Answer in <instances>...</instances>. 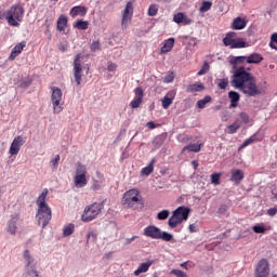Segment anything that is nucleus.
<instances>
[{
    "label": "nucleus",
    "mask_w": 277,
    "mask_h": 277,
    "mask_svg": "<svg viewBox=\"0 0 277 277\" xmlns=\"http://www.w3.org/2000/svg\"><path fill=\"white\" fill-rule=\"evenodd\" d=\"M230 85L235 88V90L242 92V94H247V96H259V94H261V91L256 85V78L248 72L243 66L234 70Z\"/></svg>",
    "instance_id": "nucleus-1"
},
{
    "label": "nucleus",
    "mask_w": 277,
    "mask_h": 277,
    "mask_svg": "<svg viewBox=\"0 0 277 277\" xmlns=\"http://www.w3.org/2000/svg\"><path fill=\"white\" fill-rule=\"evenodd\" d=\"M47 196H49V189L45 188L42 190V193L39 195L37 199V207H38L37 217L42 228H44L49 224V222H51V217H52L51 208L47 203Z\"/></svg>",
    "instance_id": "nucleus-2"
},
{
    "label": "nucleus",
    "mask_w": 277,
    "mask_h": 277,
    "mask_svg": "<svg viewBox=\"0 0 277 277\" xmlns=\"http://www.w3.org/2000/svg\"><path fill=\"white\" fill-rule=\"evenodd\" d=\"M122 205L127 207V209H144V201L142 200L140 190L133 188L126 192L122 198Z\"/></svg>",
    "instance_id": "nucleus-3"
},
{
    "label": "nucleus",
    "mask_w": 277,
    "mask_h": 277,
    "mask_svg": "<svg viewBox=\"0 0 277 277\" xmlns=\"http://www.w3.org/2000/svg\"><path fill=\"white\" fill-rule=\"evenodd\" d=\"M23 16H25V9L21 4H13L5 14V18L11 27H18Z\"/></svg>",
    "instance_id": "nucleus-4"
},
{
    "label": "nucleus",
    "mask_w": 277,
    "mask_h": 277,
    "mask_svg": "<svg viewBox=\"0 0 277 277\" xmlns=\"http://www.w3.org/2000/svg\"><path fill=\"white\" fill-rule=\"evenodd\" d=\"M145 237L150 239H162V241H173L174 236L168 232H161V229L155 225H149L144 229Z\"/></svg>",
    "instance_id": "nucleus-5"
},
{
    "label": "nucleus",
    "mask_w": 277,
    "mask_h": 277,
    "mask_svg": "<svg viewBox=\"0 0 277 277\" xmlns=\"http://www.w3.org/2000/svg\"><path fill=\"white\" fill-rule=\"evenodd\" d=\"M103 209H105V201L88 206L83 211L82 222H92V220H95L98 216V213H101Z\"/></svg>",
    "instance_id": "nucleus-6"
},
{
    "label": "nucleus",
    "mask_w": 277,
    "mask_h": 277,
    "mask_svg": "<svg viewBox=\"0 0 277 277\" xmlns=\"http://www.w3.org/2000/svg\"><path fill=\"white\" fill-rule=\"evenodd\" d=\"M223 44L225 47H230V49H246L248 43L243 41L241 38H237V32L230 31L227 32L225 38L223 39Z\"/></svg>",
    "instance_id": "nucleus-7"
},
{
    "label": "nucleus",
    "mask_w": 277,
    "mask_h": 277,
    "mask_svg": "<svg viewBox=\"0 0 277 277\" xmlns=\"http://www.w3.org/2000/svg\"><path fill=\"white\" fill-rule=\"evenodd\" d=\"M23 258H24L26 274L28 276H38V269L36 268V265H38V262L36 261V258L31 255V252H29V250H25Z\"/></svg>",
    "instance_id": "nucleus-8"
},
{
    "label": "nucleus",
    "mask_w": 277,
    "mask_h": 277,
    "mask_svg": "<svg viewBox=\"0 0 277 277\" xmlns=\"http://www.w3.org/2000/svg\"><path fill=\"white\" fill-rule=\"evenodd\" d=\"M62 89L53 87L52 94H51V103L53 106L54 114H62L64 110V103H62Z\"/></svg>",
    "instance_id": "nucleus-9"
},
{
    "label": "nucleus",
    "mask_w": 277,
    "mask_h": 277,
    "mask_svg": "<svg viewBox=\"0 0 277 277\" xmlns=\"http://www.w3.org/2000/svg\"><path fill=\"white\" fill-rule=\"evenodd\" d=\"M18 226H21V214L13 213L10 216V220L6 223V233L9 235H16V230H18Z\"/></svg>",
    "instance_id": "nucleus-10"
},
{
    "label": "nucleus",
    "mask_w": 277,
    "mask_h": 277,
    "mask_svg": "<svg viewBox=\"0 0 277 277\" xmlns=\"http://www.w3.org/2000/svg\"><path fill=\"white\" fill-rule=\"evenodd\" d=\"M82 77H83V67L81 65V54H77L74 60V78L77 85H81Z\"/></svg>",
    "instance_id": "nucleus-11"
},
{
    "label": "nucleus",
    "mask_w": 277,
    "mask_h": 277,
    "mask_svg": "<svg viewBox=\"0 0 277 277\" xmlns=\"http://www.w3.org/2000/svg\"><path fill=\"white\" fill-rule=\"evenodd\" d=\"M256 277H268L269 276V262L267 260L262 259L258 263L256 266V272H255Z\"/></svg>",
    "instance_id": "nucleus-12"
},
{
    "label": "nucleus",
    "mask_w": 277,
    "mask_h": 277,
    "mask_svg": "<svg viewBox=\"0 0 277 277\" xmlns=\"http://www.w3.org/2000/svg\"><path fill=\"white\" fill-rule=\"evenodd\" d=\"M133 17V2H128L126 4V9L122 14V29H127V25L131 23V18Z\"/></svg>",
    "instance_id": "nucleus-13"
},
{
    "label": "nucleus",
    "mask_w": 277,
    "mask_h": 277,
    "mask_svg": "<svg viewBox=\"0 0 277 277\" xmlns=\"http://www.w3.org/2000/svg\"><path fill=\"white\" fill-rule=\"evenodd\" d=\"M25 144V138L21 135L15 136L10 146V155H18L21 153V146Z\"/></svg>",
    "instance_id": "nucleus-14"
},
{
    "label": "nucleus",
    "mask_w": 277,
    "mask_h": 277,
    "mask_svg": "<svg viewBox=\"0 0 277 277\" xmlns=\"http://www.w3.org/2000/svg\"><path fill=\"white\" fill-rule=\"evenodd\" d=\"M173 213H176L180 222H185L189 217V209L186 207H179L173 211Z\"/></svg>",
    "instance_id": "nucleus-15"
},
{
    "label": "nucleus",
    "mask_w": 277,
    "mask_h": 277,
    "mask_svg": "<svg viewBox=\"0 0 277 277\" xmlns=\"http://www.w3.org/2000/svg\"><path fill=\"white\" fill-rule=\"evenodd\" d=\"M243 171L241 169H233L230 181L232 183H236V185H239V183L243 181Z\"/></svg>",
    "instance_id": "nucleus-16"
},
{
    "label": "nucleus",
    "mask_w": 277,
    "mask_h": 277,
    "mask_svg": "<svg viewBox=\"0 0 277 277\" xmlns=\"http://www.w3.org/2000/svg\"><path fill=\"white\" fill-rule=\"evenodd\" d=\"M229 64L233 65V70H239L237 66H239V64H248V56H234L230 58Z\"/></svg>",
    "instance_id": "nucleus-17"
},
{
    "label": "nucleus",
    "mask_w": 277,
    "mask_h": 277,
    "mask_svg": "<svg viewBox=\"0 0 277 277\" xmlns=\"http://www.w3.org/2000/svg\"><path fill=\"white\" fill-rule=\"evenodd\" d=\"M228 98L230 101L229 107L232 109H235V107H237V104L239 103V101L241 98V95L237 91H229L228 92Z\"/></svg>",
    "instance_id": "nucleus-18"
},
{
    "label": "nucleus",
    "mask_w": 277,
    "mask_h": 277,
    "mask_svg": "<svg viewBox=\"0 0 277 277\" xmlns=\"http://www.w3.org/2000/svg\"><path fill=\"white\" fill-rule=\"evenodd\" d=\"M26 45L25 41L17 43L11 52L10 60H16V57L23 53Z\"/></svg>",
    "instance_id": "nucleus-19"
},
{
    "label": "nucleus",
    "mask_w": 277,
    "mask_h": 277,
    "mask_svg": "<svg viewBox=\"0 0 277 277\" xmlns=\"http://www.w3.org/2000/svg\"><path fill=\"white\" fill-rule=\"evenodd\" d=\"M156 161L157 160L155 158H153L151 161L149 162V164L141 170V175L142 176H150V174H153V172H155Z\"/></svg>",
    "instance_id": "nucleus-20"
},
{
    "label": "nucleus",
    "mask_w": 277,
    "mask_h": 277,
    "mask_svg": "<svg viewBox=\"0 0 277 277\" xmlns=\"http://www.w3.org/2000/svg\"><path fill=\"white\" fill-rule=\"evenodd\" d=\"M201 149H202V143L197 142L195 144H189L183 147L182 153H185L186 150H188V153H200Z\"/></svg>",
    "instance_id": "nucleus-21"
},
{
    "label": "nucleus",
    "mask_w": 277,
    "mask_h": 277,
    "mask_svg": "<svg viewBox=\"0 0 277 277\" xmlns=\"http://www.w3.org/2000/svg\"><path fill=\"white\" fill-rule=\"evenodd\" d=\"M74 183L78 188L85 187L88 185V179L85 175H75Z\"/></svg>",
    "instance_id": "nucleus-22"
},
{
    "label": "nucleus",
    "mask_w": 277,
    "mask_h": 277,
    "mask_svg": "<svg viewBox=\"0 0 277 277\" xmlns=\"http://www.w3.org/2000/svg\"><path fill=\"white\" fill-rule=\"evenodd\" d=\"M263 62V55L259 53H252L247 56V64H261Z\"/></svg>",
    "instance_id": "nucleus-23"
},
{
    "label": "nucleus",
    "mask_w": 277,
    "mask_h": 277,
    "mask_svg": "<svg viewBox=\"0 0 277 277\" xmlns=\"http://www.w3.org/2000/svg\"><path fill=\"white\" fill-rule=\"evenodd\" d=\"M150 265H153V261L142 263L134 272V276H140V274H146V272L150 269Z\"/></svg>",
    "instance_id": "nucleus-24"
},
{
    "label": "nucleus",
    "mask_w": 277,
    "mask_h": 277,
    "mask_svg": "<svg viewBox=\"0 0 277 277\" xmlns=\"http://www.w3.org/2000/svg\"><path fill=\"white\" fill-rule=\"evenodd\" d=\"M202 90H205V84H202L201 82H196V83L189 84L186 89V92L188 93L202 92Z\"/></svg>",
    "instance_id": "nucleus-25"
},
{
    "label": "nucleus",
    "mask_w": 277,
    "mask_h": 277,
    "mask_svg": "<svg viewBox=\"0 0 277 277\" xmlns=\"http://www.w3.org/2000/svg\"><path fill=\"white\" fill-rule=\"evenodd\" d=\"M85 12H87V10L84 6H74L70 10L69 14L72 18H75V16H79V14H80V16H85Z\"/></svg>",
    "instance_id": "nucleus-26"
},
{
    "label": "nucleus",
    "mask_w": 277,
    "mask_h": 277,
    "mask_svg": "<svg viewBox=\"0 0 277 277\" xmlns=\"http://www.w3.org/2000/svg\"><path fill=\"white\" fill-rule=\"evenodd\" d=\"M174 48V38H170L164 41L163 47L161 48V53H170Z\"/></svg>",
    "instance_id": "nucleus-27"
},
{
    "label": "nucleus",
    "mask_w": 277,
    "mask_h": 277,
    "mask_svg": "<svg viewBox=\"0 0 277 277\" xmlns=\"http://www.w3.org/2000/svg\"><path fill=\"white\" fill-rule=\"evenodd\" d=\"M177 212H173L172 213V216L169 219L168 221V225L171 227V228H176V225L177 224H182L183 221H181V219H179V216L176 215Z\"/></svg>",
    "instance_id": "nucleus-28"
},
{
    "label": "nucleus",
    "mask_w": 277,
    "mask_h": 277,
    "mask_svg": "<svg viewBox=\"0 0 277 277\" xmlns=\"http://www.w3.org/2000/svg\"><path fill=\"white\" fill-rule=\"evenodd\" d=\"M246 21L241 19V17H236L233 22V29L240 30L246 29Z\"/></svg>",
    "instance_id": "nucleus-29"
},
{
    "label": "nucleus",
    "mask_w": 277,
    "mask_h": 277,
    "mask_svg": "<svg viewBox=\"0 0 277 277\" xmlns=\"http://www.w3.org/2000/svg\"><path fill=\"white\" fill-rule=\"evenodd\" d=\"M166 134H160L156 136L153 141L154 148H161L163 146V143L166 142Z\"/></svg>",
    "instance_id": "nucleus-30"
},
{
    "label": "nucleus",
    "mask_w": 277,
    "mask_h": 277,
    "mask_svg": "<svg viewBox=\"0 0 277 277\" xmlns=\"http://www.w3.org/2000/svg\"><path fill=\"white\" fill-rule=\"evenodd\" d=\"M66 25H68V18L66 15H61L57 19V30L64 31V29H66Z\"/></svg>",
    "instance_id": "nucleus-31"
},
{
    "label": "nucleus",
    "mask_w": 277,
    "mask_h": 277,
    "mask_svg": "<svg viewBox=\"0 0 277 277\" xmlns=\"http://www.w3.org/2000/svg\"><path fill=\"white\" fill-rule=\"evenodd\" d=\"M96 176L97 179L94 180L93 189L98 190L101 189V184L105 181V177L98 171L96 172Z\"/></svg>",
    "instance_id": "nucleus-32"
},
{
    "label": "nucleus",
    "mask_w": 277,
    "mask_h": 277,
    "mask_svg": "<svg viewBox=\"0 0 277 277\" xmlns=\"http://www.w3.org/2000/svg\"><path fill=\"white\" fill-rule=\"evenodd\" d=\"M85 174H88V168L85 164L78 162L76 168V176H85Z\"/></svg>",
    "instance_id": "nucleus-33"
},
{
    "label": "nucleus",
    "mask_w": 277,
    "mask_h": 277,
    "mask_svg": "<svg viewBox=\"0 0 277 277\" xmlns=\"http://www.w3.org/2000/svg\"><path fill=\"white\" fill-rule=\"evenodd\" d=\"M90 23H88V21H83V19H78L75 24L74 27L76 29H80L82 31H85V29H88Z\"/></svg>",
    "instance_id": "nucleus-34"
},
{
    "label": "nucleus",
    "mask_w": 277,
    "mask_h": 277,
    "mask_svg": "<svg viewBox=\"0 0 277 277\" xmlns=\"http://www.w3.org/2000/svg\"><path fill=\"white\" fill-rule=\"evenodd\" d=\"M207 103H211V96L210 95H206L202 100H199L197 102L198 109H205V107H207Z\"/></svg>",
    "instance_id": "nucleus-35"
},
{
    "label": "nucleus",
    "mask_w": 277,
    "mask_h": 277,
    "mask_svg": "<svg viewBox=\"0 0 277 277\" xmlns=\"http://www.w3.org/2000/svg\"><path fill=\"white\" fill-rule=\"evenodd\" d=\"M72 233H75V224L69 223L68 225H66L63 229V235L64 237H70V235H72Z\"/></svg>",
    "instance_id": "nucleus-36"
},
{
    "label": "nucleus",
    "mask_w": 277,
    "mask_h": 277,
    "mask_svg": "<svg viewBox=\"0 0 277 277\" xmlns=\"http://www.w3.org/2000/svg\"><path fill=\"white\" fill-rule=\"evenodd\" d=\"M60 155H56L54 158L50 160V168L52 170H57L60 168Z\"/></svg>",
    "instance_id": "nucleus-37"
},
{
    "label": "nucleus",
    "mask_w": 277,
    "mask_h": 277,
    "mask_svg": "<svg viewBox=\"0 0 277 277\" xmlns=\"http://www.w3.org/2000/svg\"><path fill=\"white\" fill-rule=\"evenodd\" d=\"M212 5H213V2H211V1H203L201 6H200V9H199V11L202 12V13L209 12V10H211Z\"/></svg>",
    "instance_id": "nucleus-38"
},
{
    "label": "nucleus",
    "mask_w": 277,
    "mask_h": 277,
    "mask_svg": "<svg viewBox=\"0 0 277 277\" xmlns=\"http://www.w3.org/2000/svg\"><path fill=\"white\" fill-rule=\"evenodd\" d=\"M170 217V210H162L157 213V220L163 221Z\"/></svg>",
    "instance_id": "nucleus-39"
},
{
    "label": "nucleus",
    "mask_w": 277,
    "mask_h": 277,
    "mask_svg": "<svg viewBox=\"0 0 277 277\" xmlns=\"http://www.w3.org/2000/svg\"><path fill=\"white\" fill-rule=\"evenodd\" d=\"M98 235L94 232H90L87 234V243H94L97 239Z\"/></svg>",
    "instance_id": "nucleus-40"
},
{
    "label": "nucleus",
    "mask_w": 277,
    "mask_h": 277,
    "mask_svg": "<svg viewBox=\"0 0 277 277\" xmlns=\"http://www.w3.org/2000/svg\"><path fill=\"white\" fill-rule=\"evenodd\" d=\"M210 68H211V66L209 65V63L205 62L201 69L197 72V75L199 77H202V75H207V72H209Z\"/></svg>",
    "instance_id": "nucleus-41"
},
{
    "label": "nucleus",
    "mask_w": 277,
    "mask_h": 277,
    "mask_svg": "<svg viewBox=\"0 0 277 277\" xmlns=\"http://www.w3.org/2000/svg\"><path fill=\"white\" fill-rule=\"evenodd\" d=\"M269 47L271 49H275V51H277V32L271 36Z\"/></svg>",
    "instance_id": "nucleus-42"
},
{
    "label": "nucleus",
    "mask_w": 277,
    "mask_h": 277,
    "mask_svg": "<svg viewBox=\"0 0 277 277\" xmlns=\"http://www.w3.org/2000/svg\"><path fill=\"white\" fill-rule=\"evenodd\" d=\"M142 101L143 100H140V97H134V100L130 103V107L132 109H137V107L142 105Z\"/></svg>",
    "instance_id": "nucleus-43"
},
{
    "label": "nucleus",
    "mask_w": 277,
    "mask_h": 277,
    "mask_svg": "<svg viewBox=\"0 0 277 277\" xmlns=\"http://www.w3.org/2000/svg\"><path fill=\"white\" fill-rule=\"evenodd\" d=\"M134 98H140V100H144V90L141 88V87H137L135 90H134Z\"/></svg>",
    "instance_id": "nucleus-44"
},
{
    "label": "nucleus",
    "mask_w": 277,
    "mask_h": 277,
    "mask_svg": "<svg viewBox=\"0 0 277 277\" xmlns=\"http://www.w3.org/2000/svg\"><path fill=\"white\" fill-rule=\"evenodd\" d=\"M157 12H159L157 4H151L148 9V16H157Z\"/></svg>",
    "instance_id": "nucleus-45"
},
{
    "label": "nucleus",
    "mask_w": 277,
    "mask_h": 277,
    "mask_svg": "<svg viewBox=\"0 0 277 277\" xmlns=\"http://www.w3.org/2000/svg\"><path fill=\"white\" fill-rule=\"evenodd\" d=\"M217 88H220V90H226V88H228V80H227V78L220 79L219 83H217Z\"/></svg>",
    "instance_id": "nucleus-46"
},
{
    "label": "nucleus",
    "mask_w": 277,
    "mask_h": 277,
    "mask_svg": "<svg viewBox=\"0 0 277 277\" xmlns=\"http://www.w3.org/2000/svg\"><path fill=\"white\" fill-rule=\"evenodd\" d=\"M220 173H212L211 174V184L212 185H220Z\"/></svg>",
    "instance_id": "nucleus-47"
},
{
    "label": "nucleus",
    "mask_w": 277,
    "mask_h": 277,
    "mask_svg": "<svg viewBox=\"0 0 277 277\" xmlns=\"http://www.w3.org/2000/svg\"><path fill=\"white\" fill-rule=\"evenodd\" d=\"M253 142H256V134L252 135L250 138L246 140L242 145L241 148H246V146H250V144H252Z\"/></svg>",
    "instance_id": "nucleus-48"
},
{
    "label": "nucleus",
    "mask_w": 277,
    "mask_h": 277,
    "mask_svg": "<svg viewBox=\"0 0 277 277\" xmlns=\"http://www.w3.org/2000/svg\"><path fill=\"white\" fill-rule=\"evenodd\" d=\"M170 274H173V276H176V277H187V273L181 269H172Z\"/></svg>",
    "instance_id": "nucleus-49"
},
{
    "label": "nucleus",
    "mask_w": 277,
    "mask_h": 277,
    "mask_svg": "<svg viewBox=\"0 0 277 277\" xmlns=\"http://www.w3.org/2000/svg\"><path fill=\"white\" fill-rule=\"evenodd\" d=\"M171 104H172V98H170L168 96H164L162 98V107H163V109H168Z\"/></svg>",
    "instance_id": "nucleus-50"
},
{
    "label": "nucleus",
    "mask_w": 277,
    "mask_h": 277,
    "mask_svg": "<svg viewBox=\"0 0 277 277\" xmlns=\"http://www.w3.org/2000/svg\"><path fill=\"white\" fill-rule=\"evenodd\" d=\"M184 16H185L184 13L175 14L174 17H173L174 23H177V25H181V23H183Z\"/></svg>",
    "instance_id": "nucleus-51"
},
{
    "label": "nucleus",
    "mask_w": 277,
    "mask_h": 277,
    "mask_svg": "<svg viewBox=\"0 0 277 277\" xmlns=\"http://www.w3.org/2000/svg\"><path fill=\"white\" fill-rule=\"evenodd\" d=\"M98 49H101V42L98 40L93 41L90 45V50L95 52L98 51Z\"/></svg>",
    "instance_id": "nucleus-52"
},
{
    "label": "nucleus",
    "mask_w": 277,
    "mask_h": 277,
    "mask_svg": "<svg viewBox=\"0 0 277 277\" xmlns=\"http://www.w3.org/2000/svg\"><path fill=\"white\" fill-rule=\"evenodd\" d=\"M253 230L258 234H263L265 233V226L263 225H254L253 226Z\"/></svg>",
    "instance_id": "nucleus-53"
},
{
    "label": "nucleus",
    "mask_w": 277,
    "mask_h": 277,
    "mask_svg": "<svg viewBox=\"0 0 277 277\" xmlns=\"http://www.w3.org/2000/svg\"><path fill=\"white\" fill-rule=\"evenodd\" d=\"M240 119L242 120V122H245L246 124H248L250 122V116H248V114L246 113H240Z\"/></svg>",
    "instance_id": "nucleus-54"
},
{
    "label": "nucleus",
    "mask_w": 277,
    "mask_h": 277,
    "mask_svg": "<svg viewBox=\"0 0 277 277\" xmlns=\"http://www.w3.org/2000/svg\"><path fill=\"white\" fill-rule=\"evenodd\" d=\"M19 85L21 88H29V85H31V79H26L22 81Z\"/></svg>",
    "instance_id": "nucleus-55"
},
{
    "label": "nucleus",
    "mask_w": 277,
    "mask_h": 277,
    "mask_svg": "<svg viewBox=\"0 0 277 277\" xmlns=\"http://www.w3.org/2000/svg\"><path fill=\"white\" fill-rule=\"evenodd\" d=\"M277 213V208H269L267 210V215H271V217H274V215H276Z\"/></svg>",
    "instance_id": "nucleus-56"
},
{
    "label": "nucleus",
    "mask_w": 277,
    "mask_h": 277,
    "mask_svg": "<svg viewBox=\"0 0 277 277\" xmlns=\"http://www.w3.org/2000/svg\"><path fill=\"white\" fill-rule=\"evenodd\" d=\"M192 23H193L192 18L184 15V17L182 19V24L183 25H192Z\"/></svg>",
    "instance_id": "nucleus-57"
},
{
    "label": "nucleus",
    "mask_w": 277,
    "mask_h": 277,
    "mask_svg": "<svg viewBox=\"0 0 277 277\" xmlns=\"http://www.w3.org/2000/svg\"><path fill=\"white\" fill-rule=\"evenodd\" d=\"M172 81H174V76L172 74L164 77V83H172Z\"/></svg>",
    "instance_id": "nucleus-58"
},
{
    "label": "nucleus",
    "mask_w": 277,
    "mask_h": 277,
    "mask_svg": "<svg viewBox=\"0 0 277 277\" xmlns=\"http://www.w3.org/2000/svg\"><path fill=\"white\" fill-rule=\"evenodd\" d=\"M226 211H228V207L226 205H222L219 208V213H226Z\"/></svg>",
    "instance_id": "nucleus-59"
},
{
    "label": "nucleus",
    "mask_w": 277,
    "mask_h": 277,
    "mask_svg": "<svg viewBox=\"0 0 277 277\" xmlns=\"http://www.w3.org/2000/svg\"><path fill=\"white\" fill-rule=\"evenodd\" d=\"M228 129H229V133H237V129H239V127L232 124L228 127Z\"/></svg>",
    "instance_id": "nucleus-60"
},
{
    "label": "nucleus",
    "mask_w": 277,
    "mask_h": 277,
    "mask_svg": "<svg viewBox=\"0 0 277 277\" xmlns=\"http://www.w3.org/2000/svg\"><path fill=\"white\" fill-rule=\"evenodd\" d=\"M116 68H117L116 64L110 63V64L108 65L107 70H109V72H114V71L116 70Z\"/></svg>",
    "instance_id": "nucleus-61"
},
{
    "label": "nucleus",
    "mask_w": 277,
    "mask_h": 277,
    "mask_svg": "<svg viewBox=\"0 0 277 277\" xmlns=\"http://www.w3.org/2000/svg\"><path fill=\"white\" fill-rule=\"evenodd\" d=\"M135 239H137V236H133L132 238H127L124 245L129 246V243H131L132 241H135Z\"/></svg>",
    "instance_id": "nucleus-62"
},
{
    "label": "nucleus",
    "mask_w": 277,
    "mask_h": 277,
    "mask_svg": "<svg viewBox=\"0 0 277 277\" xmlns=\"http://www.w3.org/2000/svg\"><path fill=\"white\" fill-rule=\"evenodd\" d=\"M188 229H189V233H196L198 230L197 227H196V224H190L188 226Z\"/></svg>",
    "instance_id": "nucleus-63"
},
{
    "label": "nucleus",
    "mask_w": 277,
    "mask_h": 277,
    "mask_svg": "<svg viewBox=\"0 0 277 277\" xmlns=\"http://www.w3.org/2000/svg\"><path fill=\"white\" fill-rule=\"evenodd\" d=\"M147 127H148V129H155V122H153V121H149V122H147Z\"/></svg>",
    "instance_id": "nucleus-64"
}]
</instances>
